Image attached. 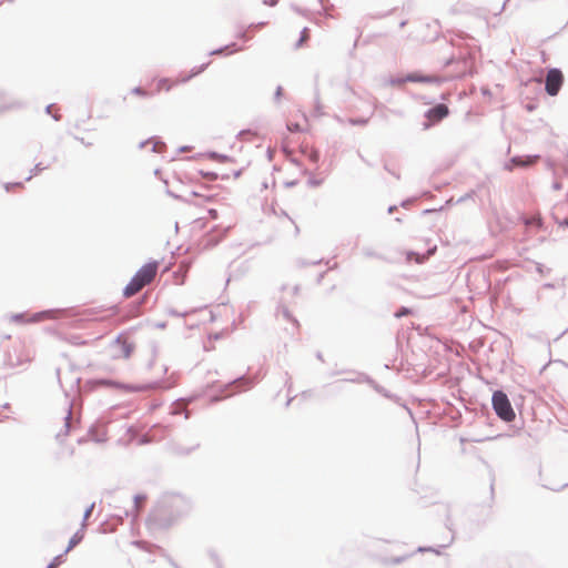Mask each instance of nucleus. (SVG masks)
I'll return each instance as SVG.
<instances>
[{"instance_id":"39448f33","label":"nucleus","mask_w":568,"mask_h":568,"mask_svg":"<svg viewBox=\"0 0 568 568\" xmlns=\"http://www.w3.org/2000/svg\"><path fill=\"white\" fill-rule=\"evenodd\" d=\"M443 79L439 75L430 74L425 75L419 72H413L407 74L404 79L397 81L398 84L404 82H422V83H439Z\"/></svg>"},{"instance_id":"1a4fd4ad","label":"nucleus","mask_w":568,"mask_h":568,"mask_svg":"<svg viewBox=\"0 0 568 568\" xmlns=\"http://www.w3.org/2000/svg\"><path fill=\"white\" fill-rule=\"evenodd\" d=\"M118 345L121 346V353L123 358H129L135 348V345L133 342H131L126 336H123V338H119Z\"/></svg>"},{"instance_id":"a211bd4d","label":"nucleus","mask_w":568,"mask_h":568,"mask_svg":"<svg viewBox=\"0 0 568 568\" xmlns=\"http://www.w3.org/2000/svg\"><path fill=\"white\" fill-rule=\"evenodd\" d=\"M308 184H310V186L315 187V186H317L320 184V182H317V181H310Z\"/></svg>"},{"instance_id":"7ed1b4c3","label":"nucleus","mask_w":568,"mask_h":568,"mask_svg":"<svg viewBox=\"0 0 568 568\" xmlns=\"http://www.w3.org/2000/svg\"><path fill=\"white\" fill-rule=\"evenodd\" d=\"M564 83V74L559 69H550L546 75V92L555 97L560 91V88Z\"/></svg>"},{"instance_id":"f8f14e48","label":"nucleus","mask_w":568,"mask_h":568,"mask_svg":"<svg viewBox=\"0 0 568 568\" xmlns=\"http://www.w3.org/2000/svg\"><path fill=\"white\" fill-rule=\"evenodd\" d=\"M207 217L206 219H210V220H216L219 214H217V211L215 209H209L207 210ZM205 217H199L194 221V224L197 225L199 227H203L204 224L202 223V221L204 220Z\"/></svg>"},{"instance_id":"f03ea898","label":"nucleus","mask_w":568,"mask_h":568,"mask_svg":"<svg viewBox=\"0 0 568 568\" xmlns=\"http://www.w3.org/2000/svg\"><path fill=\"white\" fill-rule=\"evenodd\" d=\"M493 406L496 414L506 422L515 419V412L510 405L507 395L501 390H496L493 394Z\"/></svg>"},{"instance_id":"4468645a","label":"nucleus","mask_w":568,"mask_h":568,"mask_svg":"<svg viewBox=\"0 0 568 568\" xmlns=\"http://www.w3.org/2000/svg\"><path fill=\"white\" fill-rule=\"evenodd\" d=\"M204 179H207L210 181H214L217 179V174L214 173V172H204V171H200L199 172Z\"/></svg>"},{"instance_id":"0eeeda50","label":"nucleus","mask_w":568,"mask_h":568,"mask_svg":"<svg viewBox=\"0 0 568 568\" xmlns=\"http://www.w3.org/2000/svg\"><path fill=\"white\" fill-rule=\"evenodd\" d=\"M448 113H449V110H448L447 105L437 104L434 108H432L430 110H428L426 115L430 122L435 123V122H439L440 120L446 118L448 115Z\"/></svg>"},{"instance_id":"423d86ee","label":"nucleus","mask_w":568,"mask_h":568,"mask_svg":"<svg viewBox=\"0 0 568 568\" xmlns=\"http://www.w3.org/2000/svg\"><path fill=\"white\" fill-rule=\"evenodd\" d=\"M83 531H78L75 532L71 539L69 540V545H68V548L65 549L64 554L62 555H59L57 556L52 562L48 566V568H57L58 566H60L62 562H63V556L65 554H68L70 550H72L78 544L81 542V540L83 539Z\"/></svg>"},{"instance_id":"6ab92c4d","label":"nucleus","mask_w":568,"mask_h":568,"mask_svg":"<svg viewBox=\"0 0 568 568\" xmlns=\"http://www.w3.org/2000/svg\"><path fill=\"white\" fill-rule=\"evenodd\" d=\"M560 225L568 226V219H565V220L560 223Z\"/></svg>"},{"instance_id":"f3484780","label":"nucleus","mask_w":568,"mask_h":568,"mask_svg":"<svg viewBox=\"0 0 568 568\" xmlns=\"http://www.w3.org/2000/svg\"><path fill=\"white\" fill-rule=\"evenodd\" d=\"M92 509H93V505H91V506L88 508V510L85 511V514H84V519H88V518L90 517V515H91V513H92Z\"/></svg>"},{"instance_id":"20e7f679","label":"nucleus","mask_w":568,"mask_h":568,"mask_svg":"<svg viewBox=\"0 0 568 568\" xmlns=\"http://www.w3.org/2000/svg\"><path fill=\"white\" fill-rule=\"evenodd\" d=\"M202 71V68H200L196 72L182 78L171 79V78H160L154 80V92L161 93V92H169L172 88L178 85L179 83L186 82L189 79H191L193 75L200 73Z\"/></svg>"},{"instance_id":"2eb2a0df","label":"nucleus","mask_w":568,"mask_h":568,"mask_svg":"<svg viewBox=\"0 0 568 568\" xmlns=\"http://www.w3.org/2000/svg\"><path fill=\"white\" fill-rule=\"evenodd\" d=\"M133 92L139 94V95H148V93L143 89H141V88H135L133 90Z\"/></svg>"},{"instance_id":"f257e3e1","label":"nucleus","mask_w":568,"mask_h":568,"mask_svg":"<svg viewBox=\"0 0 568 568\" xmlns=\"http://www.w3.org/2000/svg\"><path fill=\"white\" fill-rule=\"evenodd\" d=\"M158 270L159 262L154 261L144 264L125 286L123 291L124 296L131 297L138 294L144 286L149 285L155 278Z\"/></svg>"},{"instance_id":"dca6fc26","label":"nucleus","mask_w":568,"mask_h":568,"mask_svg":"<svg viewBox=\"0 0 568 568\" xmlns=\"http://www.w3.org/2000/svg\"><path fill=\"white\" fill-rule=\"evenodd\" d=\"M261 2L266 6H274L276 0H261Z\"/></svg>"},{"instance_id":"ddd939ff","label":"nucleus","mask_w":568,"mask_h":568,"mask_svg":"<svg viewBox=\"0 0 568 568\" xmlns=\"http://www.w3.org/2000/svg\"><path fill=\"white\" fill-rule=\"evenodd\" d=\"M310 39V31L307 28H304L301 34V38L296 44L297 48L302 47L304 42H306Z\"/></svg>"},{"instance_id":"6e6552de","label":"nucleus","mask_w":568,"mask_h":568,"mask_svg":"<svg viewBox=\"0 0 568 568\" xmlns=\"http://www.w3.org/2000/svg\"><path fill=\"white\" fill-rule=\"evenodd\" d=\"M437 250V246L434 245L433 247H430L426 254H418V253H415V252H406V262L407 263H410V262H415L417 264H423L424 262H426L432 255L435 254Z\"/></svg>"},{"instance_id":"9d476101","label":"nucleus","mask_w":568,"mask_h":568,"mask_svg":"<svg viewBox=\"0 0 568 568\" xmlns=\"http://www.w3.org/2000/svg\"><path fill=\"white\" fill-rule=\"evenodd\" d=\"M539 160L538 155L526 156L523 159L520 156H515L510 160L511 166H508V170H511L513 166H528L535 164Z\"/></svg>"},{"instance_id":"9b49d317","label":"nucleus","mask_w":568,"mask_h":568,"mask_svg":"<svg viewBox=\"0 0 568 568\" xmlns=\"http://www.w3.org/2000/svg\"><path fill=\"white\" fill-rule=\"evenodd\" d=\"M194 200L192 201V203L194 205H197V206H201L204 202H214L216 200V195H212V196H207V197H204V196H201L199 195L197 193H193L192 194Z\"/></svg>"},{"instance_id":"aec40b11","label":"nucleus","mask_w":568,"mask_h":568,"mask_svg":"<svg viewBox=\"0 0 568 568\" xmlns=\"http://www.w3.org/2000/svg\"><path fill=\"white\" fill-rule=\"evenodd\" d=\"M232 47L234 48V49L232 50V52H237V51H240V50H241V49H239V48H235V44H233Z\"/></svg>"}]
</instances>
